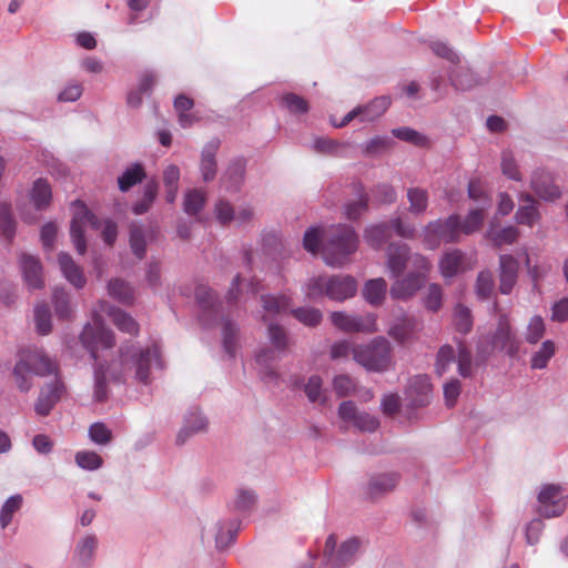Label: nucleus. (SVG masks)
Segmentation results:
<instances>
[{
	"label": "nucleus",
	"mask_w": 568,
	"mask_h": 568,
	"mask_svg": "<svg viewBox=\"0 0 568 568\" xmlns=\"http://www.w3.org/2000/svg\"><path fill=\"white\" fill-rule=\"evenodd\" d=\"M58 364L48 354L38 347L21 348L17 353V361L12 369V377L21 393H28L33 386L32 376L57 375Z\"/></svg>",
	"instance_id": "1"
},
{
	"label": "nucleus",
	"mask_w": 568,
	"mask_h": 568,
	"mask_svg": "<svg viewBox=\"0 0 568 568\" xmlns=\"http://www.w3.org/2000/svg\"><path fill=\"white\" fill-rule=\"evenodd\" d=\"M357 282L351 275H318L308 280L305 285V296L317 300L326 296L336 302H344L355 296Z\"/></svg>",
	"instance_id": "2"
},
{
	"label": "nucleus",
	"mask_w": 568,
	"mask_h": 568,
	"mask_svg": "<svg viewBox=\"0 0 568 568\" xmlns=\"http://www.w3.org/2000/svg\"><path fill=\"white\" fill-rule=\"evenodd\" d=\"M358 246L355 231L347 225L333 226L323 246V260L328 266L339 267L347 261Z\"/></svg>",
	"instance_id": "3"
},
{
	"label": "nucleus",
	"mask_w": 568,
	"mask_h": 568,
	"mask_svg": "<svg viewBox=\"0 0 568 568\" xmlns=\"http://www.w3.org/2000/svg\"><path fill=\"white\" fill-rule=\"evenodd\" d=\"M131 353L128 346L120 347V363L122 372L119 375H113V379L120 382L123 379L126 371L134 368L135 379L138 382L148 384L150 382V369L151 367L162 368L161 353L156 345L146 347L139 352L131 354L129 361V354Z\"/></svg>",
	"instance_id": "4"
},
{
	"label": "nucleus",
	"mask_w": 568,
	"mask_h": 568,
	"mask_svg": "<svg viewBox=\"0 0 568 568\" xmlns=\"http://www.w3.org/2000/svg\"><path fill=\"white\" fill-rule=\"evenodd\" d=\"M353 359L369 372H386L393 366V348L382 336L353 348Z\"/></svg>",
	"instance_id": "5"
},
{
	"label": "nucleus",
	"mask_w": 568,
	"mask_h": 568,
	"mask_svg": "<svg viewBox=\"0 0 568 568\" xmlns=\"http://www.w3.org/2000/svg\"><path fill=\"white\" fill-rule=\"evenodd\" d=\"M413 266L416 271L409 272L404 277L392 284L389 294L393 300L406 301L414 296L424 285L427 273L430 270L429 261L420 254L413 256Z\"/></svg>",
	"instance_id": "6"
},
{
	"label": "nucleus",
	"mask_w": 568,
	"mask_h": 568,
	"mask_svg": "<svg viewBox=\"0 0 568 568\" xmlns=\"http://www.w3.org/2000/svg\"><path fill=\"white\" fill-rule=\"evenodd\" d=\"M98 310L92 312V322L85 324L80 334L82 346L91 354L94 361H98V352L109 349L115 345L114 334L106 328Z\"/></svg>",
	"instance_id": "7"
},
{
	"label": "nucleus",
	"mask_w": 568,
	"mask_h": 568,
	"mask_svg": "<svg viewBox=\"0 0 568 568\" xmlns=\"http://www.w3.org/2000/svg\"><path fill=\"white\" fill-rule=\"evenodd\" d=\"M425 241L432 246H437L440 242L454 243L460 237V219L454 214L446 220L430 222L425 227Z\"/></svg>",
	"instance_id": "8"
},
{
	"label": "nucleus",
	"mask_w": 568,
	"mask_h": 568,
	"mask_svg": "<svg viewBox=\"0 0 568 568\" xmlns=\"http://www.w3.org/2000/svg\"><path fill=\"white\" fill-rule=\"evenodd\" d=\"M74 214L71 221L70 235L75 250L79 254H84L87 251V243L84 239L85 225L99 227L98 219L92 214L83 202L77 200L73 202Z\"/></svg>",
	"instance_id": "9"
},
{
	"label": "nucleus",
	"mask_w": 568,
	"mask_h": 568,
	"mask_svg": "<svg viewBox=\"0 0 568 568\" xmlns=\"http://www.w3.org/2000/svg\"><path fill=\"white\" fill-rule=\"evenodd\" d=\"M331 321L334 326L346 333L377 332L376 316L374 314H366L364 316H353L345 312H333L331 314Z\"/></svg>",
	"instance_id": "10"
},
{
	"label": "nucleus",
	"mask_w": 568,
	"mask_h": 568,
	"mask_svg": "<svg viewBox=\"0 0 568 568\" xmlns=\"http://www.w3.org/2000/svg\"><path fill=\"white\" fill-rule=\"evenodd\" d=\"M538 513L546 518L560 516L567 507L561 489L556 485H545L538 495Z\"/></svg>",
	"instance_id": "11"
},
{
	"label": "nucleus",
	"mask_w": 568,
	"mask_h": 568,
	"mask_svg": "<svg viewBox=\"0 0 568 568\" xmlns=\"http://www.w3.org/2000/svg\"><path fill=\"white\" fill-rule=\"evenodd\" d=\"M64 383L55 378L53 382L45 384L39 394L34 404V410L39 416H48L53 407L61 400L65 394Z\"/></svg>",
	"instance_id": "12"
},
{
	"label": "nucleus",
	"mask_w": 568,
	"mask_h": 568,
	"mask_svg": "<svg viewBox=\"0 0 568 568\" xmlns=\"http://www.w3.org/2000/svg\"><path fill=\"white\" fill-rule=\"evenodd\" d=\"M390 105V100L387 97H379L374 99L369 104L363 108H356L348 112L339 123L333 122L334 126L342 128L347 125L356 116L361 115L363 121H373L384 114Z\"/></svg>",
	"instance_id": "13"
},
{
	"label": "nucleus",
	"mask_w": 568,
	"mask_h": 568,
	"mask_svg": "<svg viewBox=\"0 0 568 568\" xmlns=\"http://www.w3.org/2000/svg\"><path fill=\"white\" fill-rule=\"evenodd\" d=\"M532 191L545 201H555L560 197L561 191L555 184L554 176L544 170H536L530 180Z\"/></svg>",
	"instance_id": "14"
},
{
	"label": "nucleus",
	"mask_w": 568,
	"mask_h": 568,
	"mask_svg": "<svg viewBox=\"0 0 568 568\" xmlns=\"http://www.w3.org/2000/svg\"><path fill=\"white\" fill-rule=\"evenodd\" d=\"M413 256L409 254V247L404 243H390L386 251L387 268L392 276L399 277L406 268L407 263H413Z\"/></svg>",
	"instance_id": "15"
},
{
	"label": "nucleus",
	"mask_w": 568,
	"mask_h": 568,
	"mask_svg": "<svg viewBox=\"0 0 568 568\" xmlns=\"http://www.w3.org/2000/svg\"><path fill=\"white\" fill-rule=\"evenodd\" d=\"M519 271L518 261L509 254L499 256V292L501 294H510L517 283Z\"/></svg>",
	"instance_id": "16"
},
{
	"label": "nucleus",
	"mask_w": 568,
	"mask_h": 568,
	"mask_svg": "<svg viewBox=\"0 0 568 568\" xmlns=\"http://www.w3.org/2000/svg\"><path fill=\"white\" fill-rule=\"evenodd\" d=\"M491 343L494 347L506 351L509 355H515L518 352L519 343L511 332V326L506 315L499 317Z\"/></svg>",
	"instance_id": "17"
},
{
	"label": "nucleus",
	"mask_w": 568,
	"mask_h": 568,
	"mask_svg": "<svg viewBox=\"0 0 568 568\" xmlns=\"http://www.w3.org/2000/svg\"><path fill=\"white\" fill-rule=\"evenodd\" d=\"M99 311L106 313L110 317L112 323L123 333H128L132 336H135L139 334V324L136 321L129 315L126 312L109 305L105 301L99 302Z\"/></svg>",
	"instance_id": "18"
},
{
	"label": "nucleus",
	"mask_w": 568,
	"mask_h": 568,
	"mask_svg": "<svg viewBox=\"0 0 568 568\" xmlns=\"http://www.w3.org/2000/svg\"><path fill=\"white\" fill-rule=\"evenodd\" d=\"M20 267L30 288H42L44 286L42 265L38 257L26 253L21 254Z\"/></svg>",
	"instance_id": "19"
},
{
	"label": "nucleus",
	"mask_w": 568,
	"mask_h": 568,
	"mask_svg": "<svg viewBox=\"0 0 568 568\" xmlns=\"http://www.w3.org/2000/svg\"><path fill=\"white\" fill-rule=\"evenodd\" d=\"M432 385L427 375H416L408 382L406 395L413 406H424L428 403Z\"/></svg>",
	"instance_id": "20"
},
{
	"label": "nucleus",
	"mask_w": 568,
	"mask_h": 568,
	"mask_svg": "<svg viewBox=\"0 0 568 568\" xmlns=\"http://www.w3.org/2000/svg\"><path fill=\"white\" fill-rule=\"evenodd\" d=\"M519 201L523 203L515 215L518 224L527 225L532 227L535 223L540 219V214L537 207V201L529 193H521Z\"/></svg>",
	"instance_id": "21"
},
{
	"label": "nucleus",
	"mask_w": 568,
	"mask_h": 568,
	"mask_svg": "<svg viewBox=\"0 0 568 568\" xmlns=\"http://www.w3.org/2000/svg\"><path fill=\"white\" fill-rule=\"evenodd\" d=\"M465 254L460 250H452L443 254L439 270L445 278H452L466 270Z\"/></svg>",
	"instance_id": "22"
},
{
	"label": "nucleus",
	"mask_w": 568,
	"mask_h": 568,
	"mask_svg": "<svg viewBox=\"0 0 568 568\" xmlns=\"http://www.w3.org/2000/svg\"><path fill=\"white\" fill-rule=\"evenodd\" d=\"M58 262L63 276L70 284L75 288H82L85 285L87 278L83 274V270L68 253H60Z\"/></svg>",
	"instance_id": "23"
},
{
	"label": "nucleus",
	"mask_w": 568,
	"mask_h": 568,
	"mask_svg": "<svg viewBox=\"0 0 568 568\" xmlns=\"http://www.w3.org/2000/svg\"><path fill=\"white\" fill-rule=\"evenodd\" d=\"M359 548V540L351 538L343 542L335 555L327 559V566L331 568H345L348 566Z\"/></svg>",
	"instance_id": "24"
},
{
	"label": "nucleus",
	"mask_w": 568,
	"mask_h": 568,
	"mask_svg": "<svg viewBox=\"0 0 568 568\" xmlns=\"http://www.w3.org/2000/svg\"><path fill=\"white\" fill-rule=\"evenodd\" d=\"M220 148L219 140L210 141L202 151L201 156V173L205 182L212 181L216 175V160L215 155Z\"/></svg>",
	"instance_id": "25"
},
{
	"label": "nucleus",
	"mask_w": 568,
	"mask_h": 568,
	"mask_svg": "<svg viewBox=\"0 0 568 568\" xmlns=\"http://www.w3.org/2000/svg\"><path fill=\"white\" fill-rule=\"evenodd\" d=\"M387 292V283L383 277L368 280L363 287V296L373 306L384 303Z\"/></svg>",
	"instance_id": "26"
},
{
	"label": "nucleus",
	"mask_w": 568,
	"mask_h": 568,
	"mask_svg": "<svg viewBox=\"0 0 568 568\" xmlns=\"http://www.w3.org/2000/svg\"><path fill=\"white\" fill-rule=\"evenodd\" d=\"M283 352H278L276 348L274 349H262L256 355V363L261 367V374L263 378H277V373L273 366L275 362L281 358V354Z\"/></svg>",
	"instance_id": "27"
},
{
	"label": "nucleus",
	"mask_w": 568,
	"mask_h": 568,
	"mask_svg": "<svg viewBox=\"0 0 568 568\" xmlns=\"http://www.w3.org/2000/svg\"><path fill=\"white\" fill-rule=\"evenodd\" d=\"M246 162L243 159L232 161L222 178L227 190H237L243 181Z\"/></svg>",
	"instance_id": "28"
},
{
	"label": "nucleus",
	"mask_w": 568,
	"mask_h": 568,
	"mask_svg": "<svg viewBox=\"0 0 568 568\" xmlns=\"http://www.w3.org/2000/svg\"><path fill=\"white\" fill-rule=\"evenodd\" d=\"M109 295L120 303L131 305L134 302L133 287L120 278L111 280L108 284Z\"/></svg>",
	"instance_id": "29"
},
{
	"label": "nucleus",
	"mask_w": 568,
	"mask_h": 568,
	"mask_svg": "<svg viewBox=\"0 0 568 568\" xmlns=\"http://www.w3.org/2000/svg\"><path fill=\"white\" fill-rule=\"evenodd\" d=\"M407 200L409 203L408 211L414 215H420L428 207L429 194L423 187H409L407 190Z\"/></svg>",
	"instance_id": "30"
},
{
	"label": "nucleus",
	"mask_w": 568,
	"mask_h": 568,
	"mask_svg": "<svg viewBox=\"0 0 568 568\" xmlns=\"http://www.w3.org/2000/svg\"><path fill=\"white\" fill-rule=\"evenodd\" d=\"M399 477L395 473L379 474L371 478L368 490L372 496L388 493L398 484Z\"/></svg>",
	"instance_id": "31"
},
{
	"label": "nucleus",
	"mask_w": 568,
	"mask_h": 568,
	"mask_svg": "<svg viewBox=\"0 0 568 568\" xmlns=\"http://www.w3.org/2000/svg\"><path fill=\"white\" fill-rule=\"evenodd\" d=\"M144 178V168L142 164L135 163L128 168L122 175L118 178L119 189L122 192H126L138 183L142 182Z\"/></svg>",
	"instance_id": "32"
},
{
	"label": "nucleus",
	"mask_w": 568,
	"mask_h": 568,
	"mask_svg": "<svg viewBox=\"0 0 568 568\" xmlns=\"http://www.w3.org/2000/svg\"><path fill=\"white\" fill-rule=\"evenodd\" d=\"M195 297H196V301H197L200 307L203 310L204 313H206V312L210 314L217 313V308L215 305V303H216L215 294L211 288H209L207 286H204V285L197 286L195 290ZM202 321L205 325H209V323L205 318V314H203Z\"/></svg>",
	"instance_id": "33"
},
{
	"label": "nucleus",
	"mask_w": 568,
	"mask_h": 568,
	"mask_svg": "<svg viewBox=\"0 0 568 568\" xmlns=\"http://www.w3.org/2000/svg\"><path fill=\"white\" fill-rule=\"evenodd\" d=\"M52 197V192L49 183L45 180L39 179L33 183L31 199L38 210H43L49 206Z\"/></svg>",
	"instance_id": "34"
},
{
	"label": "nucleus",
	"mask_w": 568,
	"mask_h": 568,
	"mask_svg": "<svg viewBox=\"0 0 568 568\" xmlns=\"http://www.w3.org/2000/svg\"><path fill=\"white\" fill-rule=\"evenodd\" d=\"M450 82L456 90L467 91L477 85V80L473 71L468 68L459 67L454 70Z\"/></svg>",
	"instance_id": "35"
},
{
	"label": "nucleus",
	"mask_w": 568,
	"mask_h": 568,
	"mask_svg": "<svg viewBox=\"0 0 568 568\" xmlns=\"http://www.w3.org/2000/svg\"><path fill=\"white\" fill-rule=\"evenodd\" d=\"M206 194L202 190H190L183 200L184 212L189 215H196L205 205Z\"/></svg>",
	"instance_id": "36"
},
{
	"label": "nucleus",
	"mask_w": 568,
	"mask_h": 568,
	"mask_svg": "<svg viewBox=\"0 0 568 568\" xmlns=\"http://www.w3.org/2000/svg\"><path fill=\"white\" fill-rule=\"evenodd\" d=\"M206 427V420L200 413H191L186 417L184 427L178 434L176 440L179 444H183L186 438Z\"/></svg>",
	"instance_id": "37"
},
{
	"label": "nucleus",
	"mask_w": 568,
	"mask_h": 568,
	"mask_svg": "<svg viewBox=\"0 0 568 568\" xmlns=\"http://www.w3.org/2000/svg\"><path fill=\"white\" fill-rule=\"evenodd\" d=\"M364 237L369 246L381 248L390 237L389 225L386 223L374 225L365 231Z\"/></svg>",
	"instance_id": "38"
},
{
	"label": "nucleus",
	"mask_w": 568,
	"mask_h": 568,
	"mask_svg": "<svg viewBox=\"0 0 568 568\" xmlns=\"http://www.w3.org/2000/svg\"><path fill=\"white\" fill-rule=\"evenodd\" d=\"M454 327L462 334H467L473 328V316L470 310L463 305L457 304L453 315Z\"/></svg>",
	"instance_id": "39"
},
{
	"label": "nucleus",
	"mask_w": 568,
	"mask_h": 568,
	"mask_svg": "<svg viewBox=\"0 0 568 568\" xmlns=\"http://www.w3.org/2000/svg\"><path fill=\"white\" fill-rule=\"evenodd\" d=\"M34 321L37 332L40 335H47L51 332V313L49 306L45 303H39L34 307Z\"/></svg>",
	"instance_id": "40"
},
{
	"label": "nucleus",
	"mask_w": 568,
	"mask_h": 568,
	"mask_svg": "<svg viewBox=\"0 0 568 568\" xmlns=\"http://www.w3.org/2000/svg\"><path fill=\"white\" fill-rule=\"evenodd\" d=\"M263 307L268 314H280L288 310L292 304L291 297L286 295H264L262 296Z\"/></svg>",
	"instance_id": "41"
},
{
	"label": "nucleus",
	"mask_w": 568,
	"mask_h": 568,
	"mask_svg": "<svg viewBox=\"0 0 568 568\" xmlns=\"http://www.w3.org/2000/svg\"><path fill=\"white\" fill-rule=\"evenodd\" d=\"M237 327L230 320L225 318L222 323L223 345L230 356L235 355L237 346Z\"/></svg>",
	"instance_id": "42"
},
{
	"label": "nucleus",
	"mask_w": 568,
	"mask_h": 568,
	"mask_svg": "<svg viewBox=\"0 0 568 568\" xmlns=\"http://www.w3.org/2000/svg\"><path fill=\"white\" fill-rule=\"evenodd\" d=\"M495 286L494 275L489 270L479 272L476 280L475 291L480 300H487Z\"/></svg>",
	"instance_id": "43"
},
{
	"label": "nucleus",
	"mask_w": 568,
	"mask_h": 568,
	"mask_svg": "<svg viewBox=\"0 0 568 568\" xmlns=\"http://www.w3.org/2000/svg\"><path fill=\"white\" fill-rule=\"evenodd\" d=\"M130 246L133 254L142 260L146 253V243L141 226L136 224L130 225Z\"/></svg>",
	"instance_id": "44"
},
{
	"label": "nucleus",
	"mask_w": 568,
	"mask_h": 568,
	"mask_svg": "<svg viewBox=\"0 0 568 568\" xmlns=\"http://www.w3.org/2000/svg\"><path fill=\"white\" fill-rule=\"evenodd\" d=\"M292 315L306 326H316L322 321V312L314 307H298L292 310Z\"/></svg>",
	"instance_id": "45"
},
{
	"label": "nucleus",
	"mask_w": 568,
	"mask_h": 568,
	"mask_svg": "<svg viewBox=\"0 0 568 568\" xmlns=\"http://www.w3.org/2000/svg\"><path fill=\"white\" fill-rule=\"evenodd\" d=\"M555 344L552 341H545L538 352L531 357V367L535 369L545 368L549 359L555 355Z\"/></svg>",
	"instance_id": "46"
},
{
	"label": "nucleus",
	"mask_w": 568,
	"mask_h": 568,
	"mask_svg": "<svg viewBox=\"0 0 568 568\" xmlns=\"http://www.w3.org/2000/svg\"><path fill=\"white\" fill-rule=\"evenodd\" d=\"M456 361V355L453 346L444 345L439 348L436 357L435 371L436 374L442 376L444 375L452 363Z\"/></svg>",
	"instance_id": "47"
},
{
	"label": "nucleus",
	"mask_w": 568,
	"mask_h": 568,
	"mask_svg": "<svg viewBox=\"0 0 568 568\" xmlns=\"http://www.w3.org/2000/svg\"><path fill=\"white\" fill-rule=\"evenodd\" d=\"M52 298L57 316L63 320L69 318L72 314V308L68 293L63 288H55Z\"/></svg>",
	"instance_id": "48"
},
{
	"label": "nucleus",
	"mask_w": 568,
	"mask_h": 568,
	"mask_svg": "<svg viewBox=\"0 0 568 568\" xmlns=\"http://www.w3.org/2000/svg\"><path fill=\"white\" fill-rule=\"evenodd\" d=\"M414 329V322L409 318H403L389 328L388 334L395 341L404 343L412 336Z\"/></svg>",
	"instance_id": "49"
},
{
	"label": "nucleus",
	"mask_w": 568,
	"mask_h": 568,
	"mask_svg": "<svg viewBox=\"0 0 568 568\" xmlns=\"http://www.w3.org/2000/svg\"><path fill=\"white\" fill-rule=\"evenodd\" d=\"M484 217V207L470 211L468 215L465 217L464 222L460 223V232L466 235L476 232L481 226Z\"/></svg>",
	"instance_id": "50"
},
{
	"label": "nucleus",
	"mask_w": 568,
	"mask_h": 568,
	"mask_svg": "<svg viewBox=\"0 0 568 568\" xmlns=\"http://www.w3.org/2000/svg\"><path fill=\"white\" fill-rule=\"evenodd\" d=\"M75 463L80 468L95 470L102 466L103 459L94 452L82 450L75 454Z\"/></svg>",
	"instance_id": "51"
},
{
	"label": "nucleus",
	"mask_w": 568,
	"mask_h": 568,
	"mask_svg": "<svg viewBox=\"0 0 568 568\" xmlns=\"http://www.w3.org/2000/svg\"><path fill=\"white\" fill-rule=\"evenodd\" d=\"M495 246L509 245L517 241L519 231L515 226H507L489 234Z\"/></svg>",
	"instance_id": "52"
},
{
	"label": "nucleus",
	"mask_w": 568,
	"mask_h": 568,
	"mask_svg": "<svg viewBox=\"0 0 568 568\" xmlns=\"http://www.w3.org/2000/svg\"><path fill=\"white\" fill-rule=\"evenodd\" d=\"M22 497L20 495L11 496L2 506L0 513V524L6 528L12 520V516L21 508Z\"/></svg>",
	"instance_id": "53"
},
{
	"label": "nucleus",
	"mask_w": 568,
	"mask_h": 568,
	"mask_svg": "<svg viewBox=\"0 0 568 568\" xmlns=\"http://www.w3.org/2000/svg\"><path fill=\"white\" fill-rule=\"evenodd\" d=\"M105 372L104 365L98 364L94 372V398L97 402H104L108 398Z\"/></svg>",
	"instance_id": "54"
},
{
	"label": "nucleus",
	"mask_w": 568,
	"mask_h": 568,
	"mask_svg": "<svg viewBox=\"0 0 568 568\" xmlns=\"http://www.w3.org/2000/svg\"><path fill=\"white\" fill-rule=\"evenodd\" d=\"M346 144L328 138H318L314 141L316 152L327 155H339L342 148Z\"/></svg>",
	"instance_id": "55"
},
{
	"label": "nucleus",
	"mask_w": 568,
	"mask_h": 568,
	"mask_svg": "<svg viewBox=\"0 0 568 568\" xmlns=\"http://www.w3.org/2000/svg\"><path fill=\"white\" fill-rule=\"evenodd\" d=\"M0 231L8 240H11L16 233V223L11 216L10 206L4 203L0 204Z\"/></svg>",
	"instance_id": "56"
},
{
	"label": "nucleus",
	"mask_w": 568,
	"mask_h": 568,
	"mask_svg": "<svg viewBox=\"0 0 568 568\" xmlns=\"http://www.w3.org/2000/svg\"><path fill=\"white\" fill-rule=\"evenodd\" d=\"M373 199L381 204L394 203L397 199L395 189L387 183L377 184L372 190Z\"/></svg>",
	"instance_id": "57"
},
{
	"label": "nucleus",
	"mask_w": 568,
	"mask_h": 568,
	"mask_svg": "<svg viewBox=\"0 0 568 568\" xmlns=\"http://www.w3.org/2000/svg\"><path fill=\"white\" fill-rule=\"evenodd\" d=\"M282 103L290 112L294 114H303L308 111L307 101L294 93H287L282 97Z\"/></svg>",
	"instance_id": "58"
},
{
	"label": "nucleus",
	"mask_w": 568,
	"mask_h": 568,
	"mask_svg": "<svg viewBox=\"0 0 568 568\" xmlns=\"http://www.w3.org/2000/svg\"><path fill=\"white\" fill-rule=\"evenodd\" d=\"M457 366L460 376L466 378L471 375V353L463 342L458 343Z\"/></svg>",
	"instance_id": "59"
},
{
	"label": "nucleus",
	"mask_w": 568,
	"mask_h": 568,
	"mask_svg": "<svg viewBox=\"0 0 568 568\" xmlns=\"http://www.w3.org/2000/svg\"><path fill=\"white\" fill-rule=\"evenodd\" d=\"M333 388L337 396L345 397L355 392L356 383L346 374L337 375L333 381Z\"/></svg>",
	"instance_id": "60"
},
{
	"label": "nucleus",
	"mask_w": 568,
	"mask_h": 568,
	"mask_svg": "<svg viewBox=\"0 0 568 568\" xmlns=\"http://www.w3.org/2000/svg\"><path fill=\"white\" fill-rule=\"evenodd\" d=\"M544 334V320L538 315L531 317L527 327L526 341L530 344H536L538 341L542 338Z\"/></svg>",
	"instance_id": "61"
},
{
	"label": "nucleus",
	"mask_w": 568,
	"mask_h": 568,
	"mask_svg": "<svg viewBox=\"0 0 568 568\" xmlns=\"http://www.w3.org/2000/svg\"><path fill=\"white\" fill-rule=\"evenodd\" d=\"M500 166L503 174L507 178L515 181H519L521 179L520 172L510 151H504L501 153Z\"/></svg>",
	"instance_id": "62"
},
{
	"label": "nucleus",
	"mask_w": 568,
	"mask_h": 568,
	"mask_svg": "<svg viewBox=\"0 0 568 568\" xmlns=\"http://www.w3.org/2000/svg\"><path fill=\"white\" fill-rule=\"evenodd\" d=\"M393 135L399 140L413 143L418 146L426 144L427 140L424 135L410 128H397L392 131Z\"/></svg>",
	"instance_id": "63"
},
{
	"label": "nucleus",
	"mask_w": 568,
	"mask_h": 568,
	"mask_svg": "<svg viewBox=\"0 0 568 568\" xmlns=\"http://www.w3.org/2000/svg\"><path fill=\"white\" fill-rule=\"evenodd\" d=\"M89 436L92 442L105 445L112 439V432L103 423H94L89 428Z\"/></svg>",
	"instance_id": "64"
}]
</instances>
